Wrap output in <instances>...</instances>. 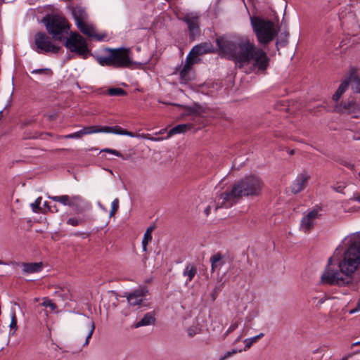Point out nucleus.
Here are the masks:
<instances>
[{
  "instance_id": "obj_14",
  "label": "nucleus",
  "mask_w": 360,
  "mask_h": 360,
  "mask_svg": "<svg viewBox=\"0 0 360 360\" xmlns=\"http://www.w3.org/2000/svg\"><path fill=\"white\" fill-rule=\"evenodd\" d=\"M310 176L307 174L302 173L297 176L292 184L291 191L294 194L301 192L304 188V184L309 179Z\"/></svg>"
},
{
  "instance_id": "obj_57",
  "label": "nucleus",
  "mask_w": 360,
  "mask_h": 360,
  "mask_svg": "<svg viewBox=\"0 0 360 360\" xmlns=\"http://www.w3.org/2000/svg\"><path fill=\"white\" fill-rule=\"evenodd\" d=\"M149 243H145L144 241H142V248H143V250L144 252H146L147 251V245Z\"/></svg>"
},
{
  "instance_id": "obj_46",
  "label": "nucleus",
  "mask_w": 360,
  "mask_h": 360,
  "mask_svg": "<svg viewBox=\"0 0 360 360\" xmlns=\"http://www.w3.org/2000/svg\"><path fill=\"white\" fill-rule=\"evenodd\" d=\"M196 57L197 56H194L191 53V51L190 53H188V55L186 57V63L191 62V63H192V65H193L197 62L196 59H195Z\"/></svg>"
},
{
  "instance_id": "obj_18",
  "label": "nucleus",
  "mask_w": 360,
  "mask_h": 360,
  "mask_svg": "<svg viewBox=\"0 0 360 360\" xmlns=\"http://www.w3.org/2000/svg\"><path fill=\"white\" fill-rule=\"evenodd\" d=\"M351 83V77H347L344 81L341 82L340 86H338L337 91L333 95V100L335 102H338L342 95L348 89L349 84Z\"/></svg>"
},
{
  "instance_id": "obj_45",
  "label": "nucleus",
  "mask_w": 360,
  "mask_h": 360,
  "mask_svg": "<svg viewBox=\"0 0 360 360\" xmlns=\"http://www.w3.org/2000/svg\"><path fill=\"white\" fill-rule=\"evenodd\" d=\"M181 69H182V74H183V75H185V72L187 70L193 71L192 63H191V62L186 63L185 65H184V67Z\"/></svg>"
},
{
  "instance_id": "obj_1",
  "label": "nucleus",
  "mask_w": 360,
  "mask_h": 360,
  "mask_svg": "<svg viewBox=\"0 0 360 360\" xmlns=\"http://www.w3.org/2000/svg\"><path fill=\"white\" fill-rule=\"evenodd\" d=\"M219 51L233 61L236 67L243 68L251 63L250 70L255 74H266L271 59L267 53L249 39H234L223 35L216 39Z\"/></svg>"
},
{
  "instance_id": "obj_37",
  "label": "nucleus",
  "mask_w": 360,
  "mask_h": 360,
  "mask_svg": "<svg viewBox=\"0 0 360 360\" xmlns=\"http://www.w3.org/2000/svg\"><path fill=\"white\" fill-rule=\"evenodd\" d=\"M119 209V200L115 198L111 205V210L110 212V217L113 216Z\"/></svg>"
},
{
  "instance_id": "obj_9",
  "label": "nucleus",
  "mask_w": 360,
  "mask_h": 360,
  "mask_svg": "<svg viewBox=\"0 0 360 360\" xmlns=\"http://www.w3.org/2000/svg\"><path fill=\"white\" fill-rule=\"evenodd\" d=\"M216 51H218L219 54L221 56L226 57V56L224 53H221L219 51L218 47L217 49H214L213 45L212 44V43L210 41L202 42L199 44H197V45L194 46L193 47V49H191V53L194 56H202L206 53H215Z\"/></svg>"
},
{
  "instance_id": "obj_32",
  "label": "nucleus",
  "mask_w": 360,
  "mask_h": 360,
  "mask_svg": "<svg viewBox=\"0 0 360 360\" xmlns=\"http://www.w3.org/2000/svg\"><path fill=\"white\" fill-rule=\"evenodd\" d=\"M41 197L37 198L34 202L31 204L32 211L35 213L42 212V209L40 207L41 202Z\"/></svg>"
},
{
  "instance_id": "obj_49",
  "label": "nucleus",
  "mask_w": 360,
  "mask_h": 360,
  "mask_svg": "<svg viewBox=\"0 0 360 360\" xmlns=\"http://www.w3.org/2000/svg\"><path fill=\"white\" fill-rule=\"evenodd\" d=\"M49 211H50L52 213L58 212V208L56 205H54L53 206L50 205L49 206Z\"/></svg>"
},
{
  "instance_id": "obj_53",
  "label": "nucleus",
  "mask_w": 360,
  "mask_h": 360,
  "mask_svg": "<svg viewBox=\"0 0 360 360\" xmlns=\"http://www.w3.org/2000/svg\"><path fill=\"white\" fill-rule=\"evenodd\" d=\"M231 355L230 351L227 352L223 356H221L219 360H225Z\"/></svg>"
},
{
  "instance_id": "obj_16",
  "label": "nucleus",
  "mask_w": 360,
  "mask_h": 360,
  "mask_svg": "<svg viewBox=\"0 0 360 360\" xmlns=\"http://www.w3.org/2000/svg\"><path fill=\"white\" fill-rule=\"evenodd\" d=\"M146 295L143 289H139L129 293L127 297L128 302L133 306L139 305L142 302L143 297Z\"/></svg>"
},
{
  "instance_id": "obj_27",
  "label": "nucleus",
  "mask_w": 360,
  "mask_h": 360,
  "mask_svg": "<svg viewBox=\"0 0 360 360\" xmlns=\"http://www.w3.org/2000/svg\"><path fill=\"white\" fill-rule=\"evenodd\" d=\"M289 35H290V33L288 31H284L283 32H281L280 34V35L278 36V39H277V41H276V46L277 48V49L278 50V46H281V47H285L288 43V37H289Z\"/></svg>"
},
{
  "instance_id": "obj_24",
  "label": "nucleus",
  "mask_w": 360,
  "mask_h": 360,
  "mask_svg": "<svg viewBox=\"0 0 360 360\" xmlns=\"http://www.w3.org/2000/svg\"><path fill=\"white\" fill-rule=\"evenodd\" d=\"M89 56H90V55H89L88 57ZM91 56H93L101 66L112 67V59L111 53H110V55L108 56L105 57L94 56L93 53L92 55H91Z\"/></svg>"
},
{
  "instance_id": "obj_21",
  "label": "nucleus",
  "mask_w": 360,
  "mask_h": 360,
  "mask_svg": "<svg viewBox=\"0 0 360 360\" xmlns=\"http://www.w3.org/2000/svg\"><path fill=\"white\" fill-rule=\"evenodd\" d=\"M191 127L192 125L189 124H180L176 125L169 131L168 136H171L175 134L184 133L187 131V129H191Z\"/></svg>"
},
{
  "instance_id": "obj_47",
  "label": "nucleus",
  "mask_w": 360,
  "mask_h": 360,
  "mask_svg": "<svg viewBox=\"0 0 360 360\" xmlns=\"http://www.w3.org/2000/svg\"><path fill=\"white\" fill-rule=\"evenodd\" d=\"M98 132L111 133V127H108V126L99 127L98 126Z\"/></svg>"
},
{
  "instance_id": "obj_7",
  "label": "nucleus",
  "mask_w": 360,
  "mask_h": 360,
  "mask_svg": "<svg viewBox=\"0 0 360 360\" xmlns=\"http://www.w3.org/2000/svg\"><path fill=\"white\" fill-rule=\"evenodd\" d=\"M49 35L44 32H38L34 36L35 51L39 53H58L62 48L55 45Z\"/></svg>"
},
{
  "instance_id": "obj_50",
  "label": "nucleus",
  "mask_w": 360,
  "mask_h": 360,
  "mask_svg": "<svg viewBox=\"0 0 360 360\" xmlns=\"http://www.w3.org/2000/svg\"><path fill=\"white\" fill-rule=\"evenodd\" d=\"M218 292H219V290L216 288L214 289L213 292L211 293V297H212V300L213 302L216 300V297H217V295H218Z\"/></svg>"
},
{
  "instance_id": "obj_61",
  "label": "nucleus",
  "mask_w": 360,
  "mask_h": 360,
  "mask_svg": "<svg viewBox=\"0 0 360 360\" xmlns=\"http://www.w3.org/2000/svg\"><path fill=\"white\" fill-rule=\"evenodd\" d=\"M357 345H360V341L359 342H354L352 344V347L354 346H357Z\"/></svg>"
},
{
  "instance_id": "obj_10",
  "label": "nucleus",
  "mask_w": 360,
  "mask_h": 360,
  "mask_svg": "<svg viewBox=\"0 0 360 360\" xmlns=\"http://www.w3.org/2000/svg\"><path fill=\"white\" fill-rule=\"evenodd\" d=\"M68 207L72 208L75 214H79L84 213L89 206L84 199L77 195L71 196Z\"/></svg>"
},
{
  "instance_id": "obj_59",
  "label": "nucleus",
  "mask_w": 360,
  "mask_h": 360,
  "mask_svg": "<svg viewBox=\"0 0 360 360\" xmlns=\"http://www.w3.org/2000/svg\"><path fill=\"white\" fill-rule=\"evenodd\" d=\"M44 206L46 207L49 210V206H50V205H49V203L46 201H45L44 202Z\"/></svg>"
},
{
  "instance_id": "obj_23",
  "label": "nucleus",
  "mask_w": 360,
  "mask_h": 360,
  "mask_svg": "<svg viewBox=\"0 0 360 360\" xmlns=\"http://www.w3.org/2000/svg\"><path fill=\"white\" fill-rule=\"evenodd\" d=\"M196 273H197L196 266L191 263H188V264H187L185 269L183 271V275L184 276H187L188 281L191 282L195 277Z\"/></svg>"
},
{
  "instance_id": "obj_39",
  "label": "nucleus",
  "mask_w": 360,
  "mask_h": 360,
  "mask_svg": "<svg viewBox=\"0 0 360 360\" xmlns=\"http://www.w3.org/2000/svg\"><path fill=\"white\" fill-rule=\"evenodd\" d=\"M10 328H11V330L13 329L14 331L16 330L18 328L17 318H16V315H15V312H13L11 316V322L10 324Z\"/></svg>"
},
{
  "instance_id": "obj_28",
  "label": "nucleus",
  "mask_w": 360,
  "mask_h": 360,
  "mask_svg": "<svg viewBox=\"0 0 360 360\" xmlns=\"http://www.w3.org/2000/svg\"><path fill=\"white\" fill-rule=\"evenodd\" d=\"M111 133L119 135H126L130 137L136 136L134 133L127 131V129H124L118 125L111 127Z\"/></svg>"
},
{
  "instance_id": "obj_25",
  "label": "nucleus",
  "mask_w": 360,
  "mask_h": 360,
  "mask_svg": "<svg viewBox=\"0 0 360 360\" xmlns=\"http://www.w3.org/2000/svg\"><path fill=\"white\" fill-rule=\"evenodd\" d=\"M348 77H351V82H353L352 90L355 93L360 94V77L354 71H352Z\"/></svg>"
},
{
  "instance_id": "obj_42",
  "label": "nucleus",
  "mask_w": 360,
  "mask_h": 360,
  "mask_svg": "<svg viewBox=\"0 0 360 360\" xmlns=\"http://www.w3.org/2000/svg\"><path fill=\"white\" fill-rule=\"evenodd\" d=\"M238 327V323L237 321L233 322L231 323V325L229 326V328L226 331L224 336H227L229 333L234 331Z\"/></svg>"
},
{
  "instance_id": "obj_19",
  "label": "nucleus",
  "mask_w": 360,
  "mask_h": 360,
  "mask_svg": "<svg viewBox=\"0 0 360 360\" xmlns=\"http://www.w3.org/2000/svg\"><path fill=\"white\" fill-rule=\"evenodd\" d=\"M224 258L225 255H221V252H217L210 257V261L211 262L212 271H214L215 269L221 267L225 264V261L224 260Z\"/></svg>"
},
{
  "instance_id": "obj_40",
  "label": "nucleus",
  "mask_w": 360,
  "mask_h": 360,
  "mask_svg": "<svg viewBox=\"0 0 360 360\" xmlns=\"http://www.w3.org/2000/svg\"><path fill=\"white\" fill-rule=\"evenodd\" d=\"M82 135H83L82 134V131L81 130H79V131H78L77 132L65 135L64 136V138L66 139H79V138L82 137Z\"/></svg>"
},
{
  "instance_id": "obj_44",
  "label": "nucleus",
  "mask_w": 360,
  "mask_h": 360,
  "mask_svg": "<svg viewBox=\"0 0 360 360\" xmlns=\"http://www.w3.org/2000/svg\"><path fill=\"white\" fill-rule=\"evenodd\" d=\"M188 335L191 338H193L197 333H198V330L195 327H189L187 329Z\"/></svg>"
},
{
  "instance_id": "obj_48",
  "label": "nucleus",
  "mask_w": 360,
  "mask_h": 360,
  "mask_svg": "<svg viewBox=\"0 0 360 360\" xmlns=\"http://www.w3.org/2000/svg\"><path fill=\"white\" fill-rule=\"evenodd\" d=\"M72 235L75 236H82L83 238H86V237H88V234L80 231L75 232L74 233H72Z\"/></svg>"
},
{
  "instance_id": "obj_3",
  "label": "nucleus",
  "mask_w": 360,
  "mask_h": 360,
  "mask_svg": "<svg viewBox=\"0 0 360 360\" xmlns=\"http://www.w3.org/2000/svg\"><path fill=\"white\" fill-rule=\"evenodd\" d=\"M338 269L326 268L321 277L323 285H348L353 282V274L360 268V241L352 243L345 251L343 258L338 263Z\"/></svg>"
},
{
  "instance_id": "obj_43",
  "label": "nucleus",
  "mask_w": 360,
  "mask_h": 360,
  "mask_svg": "<svg viewBox=\"0 0 360 360\" xmlns=\"http://www.w3.org/2000/svg\"><path fill=\"white\" fill-rule=\"evenodd\" d=\"M103 152L113 154L116 156H122V153L120 151L115 150V149L105 148V149H102L100 153H103Z\"/></svg>"
},
{
  "instance_id": "obj_31",
  "label": "nucleus",
  "mask_w": 360,
  "mask_h": 360,
  "mask_svg": "<svg viewBox=\"0 0 360 360\" xmlns=\"http://www.w3.org/2000/svg\"><path fill=\"white\" fill-rule=\"evenodd\" d=\"M264 336V334L263 333H259L257 335H255L254 337H252L250 338H247L245 340V347L244 350L246 351L248 349L250 348L252 345L255 342H256L259 339L262 338Z\"/></svg>"
},
{
  "instance_id": "obj_4",
  "label": "nucleus",
  "mask_w": 360,
  "mask_h": 360,
  "mask_svg": "<svg viewBox=\"0 0 360 360\" xmlns=\"http://www.w3.org/2000/svg\"><path fill=\"white\" fill-rule=\"evenodd\" d=\"M264 186L262 179L255 174H249L236 181L230 191L220 194L224 202L240 199L243 197L258 196Z\"/></svg>"
},
{
  "instance_id": "obj_22",
  "label": "nucleus",
  "mask_w": 360,
  "mask_h": 360,
  "mask_svg": "<svg viewBox=\"0 0 360 360\" xmlns=\"http://www.w3.org/2000/svg\"><path fill=\"white\" fill-rule=\"evenodd\" d=\"M155 321V318L151 313H146L144 316L136 323L135 328L146 326L153 323Z\"/></svg>"
},
{
  "instance_id": "obj_54",
  "label": "nucleus",
  "mask_w": 360,
  "mask_h": 360,
  "mask_svg": "<svg viewBox=\"0 0 360 360\" xmlns=\"http://www.w3.org/2000/svg\"><path fill=\"white\" fill-rule=\"evenodd\" d=\"M120 158H122L123 160H129L130 158H131V155L130 154H122V156H119Z\"/></svg>"
},
{
  "instance_id": "obj_15",
  "label": "nucleus",
  "mask_w": 360,
  "mask_h": 360,
  "mask_svg": "<svg viewBox=\"0 0 360 360\" xmlns=\"http://www.w3.org/2000/svg\"><path fill=\"white\" fill-rule=\"evenodd\" d=\"M319 212L316 210L310 211L306 216L303 217L301 220V226L306 231H309L314 227L313 220L318 218Z\"/></svg>"
},
{
  "instance_id": "obj_5",
  "label": "nucleus",
  "mask_w": 360,
  "mask_h": 360,
  "mask_svg": "<svg viewBox=\"0 0 360 360\" xmlns=\"http://www.w3.org/2000/svg\"><path fill=\"white\" fill-rule=\"evenodd\" d=\"M251 25L260 44L267 45L278 35L280 28H275L274 22L258 16L250 18Z\"/></svg>"
},
{
  "instance_id": "obj_33",
  "label": "nucleus",
  "mask_w": 360,
  "mask_h": 360,
  "mask_svg": "<svg viewBox=\"0 0 360 360\" xmlns=\"http://www.w3.org/2000/svg\"><path fill=\"white\" fill-rule=\"evenodd\" d=\"M154 229H155V226H150L149 227H148V229H146V231L143 235L142 241H144L145 243L150 242L152 240V234L151 233Z\"/></svg>"
},
{
  "instance_id": "obj_2",
  "label": "nucleus",
  "mask_w": 360,
  "mask_h": 360,
  "mask_svg": "<svg viewBox=\"0 0 360 360\" xmlns=\"http://www.w3.org/2000/svg\"><path fill=\"white\" fill-rule=\"evenodd\" d=\"M47 33L55 41H63L64 46L71 53L86 59L92 55L86 39L78 32H70V24L63 15L57 13H48L41 20Z\"/></svg>"
},
{
  "instance_id": "obj_60",
  "label": "nucleus",
  "mask_w": 360,
  "mask_h": 360,
  "mask_svg": "<svg viewBox=\"0 0 360 360\" xmlns=\"http://www.w3.org/2000/svg\"><path fill=\"white\" fill-rule=\"evenodd\" d=\"M356 310H358L359 311H360V303H358L356 307Z\"/></svg>"
},
{
  "instance_id": "obj_8",
  "label": "nucleus",
  "mask_w": 360,
  "mask_h": 360,
  "mask_svg": "<svg viewBox=\"0 0 360 360\" xmlns=\"http://www.w3.org/2000/svg\"><path fill=\"white\" fill-rule=\"evenodd\" d=\"M178 19L186 23L191 40H194L200 34L199 16L197 13H186L183 17H178Z\"/></svg>"
},
{
  "instance_id": "obj_26",
  "label": "nucleus",
  "mask_w": 360,
  "mask_h": 360,
  "mask_svg": "<svg viewBox=\"0 0 360 360\" xmlns=\"http://www.w3.org/2000/svg\"><path fill=\"white\" fill-rule=\"evenodd\" d=\"M101 94H107L110 96H124L127 95V92L122 88L112 87L107 89L105 91H103Z\"/></svg>"
},
{
  "instance_id": "obj_6",
  "label": "nucleus",
  "mask_w": 360,
  "mask_h": 360,
  "mask_svg": "<svg viewBox=\"0 0 360 360\" xmlns=\"http://www.w3.org/2000/svg\"><path fill=\"white\" fill-rule=\"evenodd\" d=\"M105 51L112 54V68H129L134 64L131 60V52L129 48H106Z\"/></svg>"
},
{
  "instance_id": "obj_55",
  "label": "nucleus",
  "mask_w": 360,
  "mask_h": 360,
  "mask_svg": "<svg viewBox=\"0 0 360 360\" xmlns=\"http://www.w3.org/2000/svg\"><path fill=\"white\" fill-rule=\"evenodd\" d=\"M210 211H211V207L210 206H207L205 210H204V212L206 216H208L210 213Z\"/></svg>"
},
{
  "instance_id": "obj_11",
  "label": "nucleus",
  "mask_w": 360,
  "mask_h": 360,
  "mask_svg": "<svg viewBox=\"0 0 360 360\" xmlns=\"http://www.w3.org/2000/svg\"><path fill=\"white\" fill-rule=\"evenodd\" d=\"M13 265L21 266L24 274H34L40 272L43 269L42 262H11Z\"/></svg>"
},
{
  "instance_id": "obj_30",
  "label": "nucleus",
  "mask_w": 360,
  "mask_h": 360,
  "mask_svg": "<svg viewBox=\"0 0 360 360\" xmlns=\"http://www.w3.org/2000/svg\"><path fill=\"white\" fill-rule=\"evenodd\" d=\"M49 198L55 202H60L65 206H68L71 197L68 195H63L59 196H49Z\"/></svg>"
},
{
  "instance_id": "obj_52",
  "label": "nucleus",
  "mask_w": 360,
  "mask_h": 360,
  "mask_svg": "<svg viewBox=\"0 0 360 360\" xmlns=\"http://www.w3.org/2000/svg\"><path fill=\"white\" fill-rule=\"evenodd\" d=\"M351 200L353 201H356L360 202V195L354 194L352 198H351Z\"/></svg>"
},
{
  "instance_id": "obj_36",
  "label": "nucleus",
  "mask_w": 360,
  "mask_h": 360,
  "mask_svg": "<svg viewBox=\"0 0 360 360\" xmlns=\"http://www.w3.org/2000/svg\"><path fill=\"white\" fill-rule=\"evenodd\" d=\"M84 220L82 219H78L77 217H70L68 219L67 221V224L68 225H71V226H77L79 224H82V223H84Z\"/></svg>"
},
{
  "instance_id": "obj_20",
  "label": "nucleus",
  "mask_w": 360,
  "mask_h": 360,
  "mask_svg": "<svg viewBox=\"0 0 360 360\" xmlns=\"http://www.w3.org/2000/svg\"><path fill=\"white\" fill-rule=\"evenodd\" d=\"M72 15L75 20V23L82 22L87 18V13L84 8L81 6H77L72 10Z\"/></svg>"
},
{
  "instance_id": "obj_34",
  "label": "nucleus",
  "mask_w": 360,
  "mask_h": 360,
  "mask_svg": "<svg viewBox=\"0 0 360 360\" xmlns=\"http://www.w3.org/2000/svg\"><path fill=\"white\" fill-rule=\"evenodd\" d=\"M98 126L93 125L89 127H84L81 129L82 134H90L93 133H98Z\"/></svg>"
},
{
  "instance_id": "obj_62",
  "label": "nucleus",
  "mask_w": 360,
  "mask_h": 360,
  "mask_svg": "<svg viewBox=\"0 0 360 360\" xmlns=\"http://www.w3.org/2000/svg\"><path fill=\"white\" fill-rule=\"evenodd\" d=\"M289 154H290V155H294V154H295V150H293V149H292V150H290L289 151Z\"/></svg>"
},
{
  "instance_id": "obj_63",
  "label": "nucleus",
  "mask_w": 360,
  "mask_h": 360,
  "mask_svg": "<svg viewBox=\"0 0 360 360\" xmlns=\"http://www.w3.org/2000/svg\"><path fill=\"white\" fill-rule=\"evenodd\" d=\"M230 352H231V355H232V354H236V353H237V350H236V349H232V350H231V351H230Z\"/></svg>"
},
{
  "instance_id": "obj_58",
  "label": "nucleus",
  "mask_w": 360,
  "mask_h": 360,
  "mask_svg": "<svg viewBox=\"0 0 360 360\" xmlns=\"http://www.w3.org/2000/svg\"><path fill=\"white\" fill-rule=\"evenodd\" d=\"M359 311L358 310H356V307L353 309H351L350 311H349V314H354L356 312Z\"/></svg>"
},
{
  "instance_id": "obj_35",
  "label": "nucleus",
  "mask_w": 360,
  "mask_h": 360,
  "mask_svg": "<svg viewBox=\"0 0 360 360\" xmlns=\"http://www.w3.org/2000/svg\"><path fill=\"white\" fill-rule=\"evenodd\" d=\"M32 74H44L47 76H52L53 71L50 68H39L33 70Z\"/></svg>"
},
{
  "instance_id": "obj_64",
  "label": "nucleus",
  "mask_w": 360,
  "mask_h": 360,
  "mask_svg": "<svg viewBox=\"0 0 360 360\" xmlns=\"http://www.w3.org/2000/svg\"><path fill=\"white\" fill-rule=\"evenodd\" d=\"M336 191H337L338 192H341V191H342V188H341V186H339L338 188H336Z\"/></svg>"
},
{
  "instance_id": "obj_51",
  "label": "nucleus",
  "mask_w": 360,
  "mask_h": 360,
  "mask_svg": "<svg viewBox=\"0 0 360 360\" xmlns=\"http://www.w3.org/2000/svg\"><path fill=\"white\" fill-rule=\"evenodd\" d=\"M342 165H343L344 166L347 167V168L349 169H352L354 167V165L350 163V162H348L347 161H342L341 162Z\"/></svg>"
},
{
  "instance_id": "obj_41",
  "label": "nucleus",
  "mask_w": 360,
  "mask_h": 360,
  "mask_svg": "<svg viewBox=\"0 0 360 360\" xmlns=\"http://www.w3.org/2000/svg\"><path fill=\"white\" fill-rule=\"evenodd\" d=\"M42 305L44 307H49L51 310H56L57 309V305L56 303L53 302L50 300H46L43 302Z\"/></svg>"
},
{
  "instance_id": "obj_12",
  "label": "nucleus",
  "mask_w": 360,
  "mask_h": 360,
  "mask_svg": "<svg viewBox=\"0 0 360 360\" xmlns=\"http://www.w3.org/2000/svg\"><path fill=\"white\" fill-rule=\"evenodd\" d=\"M338 108V111L341 113L354 115L360 112V103L354 101L348 102L342 101Z\"/></svg>"
},
{
  "instance_id": "obj_29",
  "label": "nucleus",
  "mask_w": 360,
  "mask_h": 360,
  "mask_svg": "<svg viewBox=\"0 0 360 360\" xmlns=\"http://www.w3.org/2000/svg\"><path fill=\"white\" fill-rule=\"evenodd\" d=\"M179 76H180V83L181 84H186L190 81H192L195 79V74L193 71L187 70L185 72V75L182 74V69L179 70Z\"/></svg>"
},
{
  "instance_id": "obj_13",
  "label": "nucleus",
  "mask_w": 360,
  "mask_h": 360,
  "mask_svg": "<svg viewBox=\"0 0 360 360\" xmlns=\"http://www.w3.org/2000/svg\"><path fill=\"white\" fill-rule=\"evenodd\" d=\"M78 30L84 34L89 37H94L98 41H101L105 37V34H96L95 30L93 27L89 26L84 21L76 24Z\"/></svg>"
},
{
  "instance_id": "obj_17",
  "label": "nucleus",
  "mask_w": 360,
  "mask_h": 360,
  "mask_svg": "<svg viewBox=\"0 0 360 360\" xmlns=\"http://www.w3.org/2000/svg\"><path fill=\"white\" fill-rule=\"evenodd\" d=\"M181 106L183 107L186 110V112L184 114L186 116L194 115L195 117H200L202 113H205L206 112L205 109L198 103H194L193 106Z\"/></svg>"
},
{
  "instance_id": "obj_56",
  "label": "nucleus",
  "mask_w": 360,
  "mask_h": 360,
  "mask_svg": "<svg viewBox=\"0 0 360 360\" xmlns=\"http://www.w3.org/2000/svg\"><path fill=\"white\" fill-rule=\"evenodd\" d=\"M333 264V257H330L329 259H328V264L326 265V268H328V267H330V266Z\"/></svg>"
},
{
  "instance_id": "obj_38",
  "label": "nucleus",
  "mask_w": 360,
  "mask_h": 360,
  "mask_svg": "<svg viewBox=\"0 0 360 360\" xmlns=\"http://www.w3.org/2000/svg\"><path fill=\"white\" fill-rule=\"evenodd\" d=\"M89 326H90V331H89V334L87 335V337L86 338V341H85V343L84 344V345H87L89 344V340L91 338L92 334H93V333L94 331V329H95L94 322V321H91L89 323Z\"/></svg>"
}]
</instances>
